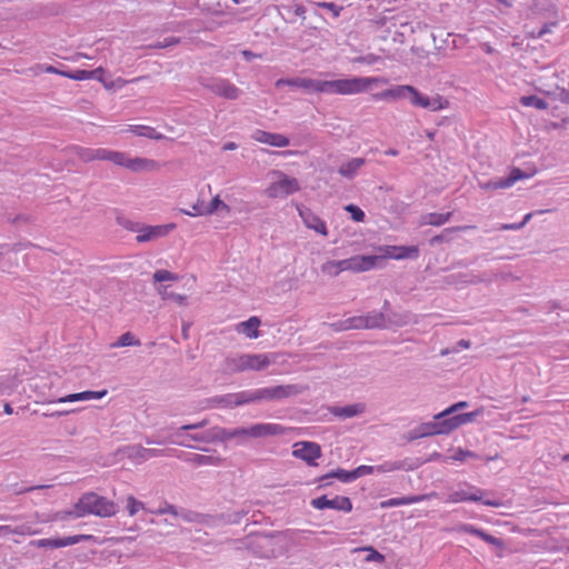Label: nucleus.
Wrapping results in <instances>:
<instances>
[{
	"label": "nucleus",
	"mask_w": 569,
	"mask_h": 569,
	"mask_svg": "<svg viewBox=\"0 0 569 569\" xmlns=\"http://www.w3.org/2000/svg\"><path fill=\"white\" fill-rule=\"evenodd\" d=\"M276 180L264 190L268 198H284L300 190L299 181L290 178L280 170L272 171Z\"/></svg>",
	"instance_id": "6"
},
{
	"label": "nucleus",
	"mask_w": 569,
	"mask_h": 569,
	"mask_svg": "<svg viewBox=\"0 0 569 569\" xmlns=\"http://www.w3.org/2000/svg\"><path fill=\"white\" fill-rule=\"evenodd\" d=\"M292 456L306 461L309 466H317L316 460L321 457V447L312 441L296 442Z\"/></svg>",
	"instance_id": "9"
},
{
	"label": "nucleus",
	"mask_w": 569,
	"mask_h": 569,
	"mask_svg": "<svg viewBox=\"0 0 569 569\" xmlns=\"http://www.w3.org/2000/svg\"><path fill=\"white\" fill-rule=\"evenodd\" d=\"M178 280V276L168 271V270H157L153 273V281L154 282H162V281H176Z\"/></svg>",
	"instance_id": "47"
},
{
	"label": "nucleus",
	"mask_w": 569,
	"mask_h": 569,
	"mask_svg": "<svg viewBox=\"0 0 569 569\" xmlns=\"http://www.w3.org/2000/svg\"><path fill=\"white\" fill-rule=\"evenodd\" d=\"M429 98L430 97L422 94L415 87L410 86V92H408V100L412 106L428 109V106H430Z\"/></svg>",
	"instance_id": "29"
},
{
	"label": "nucleus",
	"mask_w": 569,
	"mask_h": 569,
	"mask_svg": "<svg viewBox=\"0 0 569 569\" xmlns=\"http://www.w3.org/2000/svg\"><path fill=\"white\" fill-rule=\"evenodd\" d=\"M109 161L117 166L126 167L132 171L148 170L153 166V161L151 160L143 158L130 159L126 153L119 151H111Z\"/></svg>",
	"instance_id": "10"
},
{
	"label": "nucleus",
	"mask_w": 569,
	"mask_h": 569,
	"mask_svg": "<svg viewBox=\"0 0 569 569\" xmlns=\"http://www.w3.org/2000/svg\"><path fill=\"white\" fill-rule=\"evenodd\" d=\"M457 530L460 532L475 535V536L481 538L483 541L495 546L496 548L502 549L505 547V542L501 539L493 537V536L487 533L486 531H483L482 529L476 528L472 525H462Z\"/></svg>",
	"instance_id": "18"
},
{
	"label": "nucleus",
	"mask_w": 569,
	"mask_h": 569,
	"mask_svg": "<svg viewBox=\"0 0 569 569\" xmlns=\"http://www.w3.org/2000/svg\"><path fill=\"white\" fill-rule=\"evenodd\" d=\"M451 216H452V212H447V213L431 212V213L422 216V221L425 224L441 226L445 222H447Z\"/></svg>",
	"instance_id": "31"
},
{
	"label": "nucleus",
	"mask_w": 569,
	"mask_h": 569,
	"mask_svg": "<svg viewBox=\"0 0 569 569\" xmlns=\"http://www.w3.org/2000/svg\"><path fill=\"white\" fill-rule=\"evenodd\" d=\"M118 512V506L107 499L106 497H101L96 492H87L82 495V497L74 505L73 510L68 512V515H72L76 518L84 517L86 515H94L98 517H111Z\"/></svg>",
	"instance_id": "2"
},
{
	"label": "nucleus",
	"mask_w": 569,
	"mask_h": 569,
	"mask_svg": "<svg viewBox=\"0 0 569 569\" xmlns=\"http://www.w3.org/2000/svg\"><path fill=\"white\" fill-rule=\"evenodd\" d=\"M174 228H176L174 223H167V224H159V226L142 224L141 231L137 236L136 240L140 243L154 241L159 238L166 237Z\"/></svg>",
	"instance_id": "13"
},
{
	"label": "nucleus",
	"mask_w": 569,
	"mask_h": 569,
	"mask_svg": "<svg viewBox=\"0 0 569 569\" xmlns=\"http://www.w3.org/2000/svg\"><path fill=\"white\" fill-rule=\"evenodd\" d=\"M546 10L552 20L542 26L537 34L538 38H542L545 34L551 32V28L558 24V8L555 4L549 3Z\"/></svg>",
	"instance_id": "26"
},
{
	"label": "nucleus",
	"mask_w": 569,
	"mask_h": 569,
	"mask_svg": "<svg viewBox=\"0 0 569 569\" xmlns=\"http://www.w3.org/2000/svg\"><path fill=\"white\" fill-rule=\"evenodd\" d=\"M104 70L102 67H99L94 70L88 71V70H77V71H68V72H60V76H63L69 79L73 80H86L96 78V73H103Z\"/></svg>",
	"instance_id": "28"
},
{
	"label": "nucleus",
	"mask_w": 569,
	"mask_h": 569,
	"mask_svg": "<svg viewBox=\"0 0 569 569\" xmlns=\"http://www.w3.org/2000/svg\"><path fill=\"white\" fill-rule=\"evenodd\" d=\"M189 461L194 465H213L218 461V458L204 455H193V457L190 458Z\"/></svg>",
	"instance_id": "51"
},
{
	"label": "nucleus",
	"mask_w": 569,
	"mask_h": 569,
	"mask_svg": "<svg viewBox=\"0 0 569 569\" xmlns=\"http://www.w3.org/2000/svg\"><path fill=\"white\" fill-rule=\"evenodd\" d=\"M345 210L350 213L353 221L362 222L365 220V212L358 206L350 203L345 207Z\"/></svg>",
	"instance_id": "46"
},
{
	"label": "nucleus",
	"mask_w": 569,
	"mask_h": 569,
	"mask_svg": "<svg viewBox=\"0 0 569 569\" xmlns=\"http://www.w3.org/2000/svg\"><path fill=\"white\" fill-rule=\"evenodd\" d=\"M203 86L211 92L229 100H234L240 94V90L230 81L224 79H212L207 83H203Z\"/></svg>",
	"instance_id": "12"
},
{
	"label": "nucleus",
	"mask_w": 569,
	"mask_h": 569,
	"mask_svg": "<svg viewBox=\"0 0 569 569\" xmlns=\"http://www.w3.org/2000/svg\"><path fill=\"white\" fill-rule=\"evenodd\" d=\"M360 325L363 326V328L367 329H375V328H387V319L383 312H377L373 315H367L363 317V319H358Z\"/></svg>",
	"instance_id": "24"
},
{
	"label": "nucleus",
	"mask_w": 569,
	"mask_h": 569,
	"mask_svg": "<svg viewBox=\"0 0 569 569\" xmlns=\"http://www.w3.org/2000/svg\"><path fill=\"white\" fill-rule=\"evenodd\" d=\"M363 403L348 405L345 407H332L330 412L339 418L347 419L361 415L365 411Z\"/></svg>",
	"instance_id": "23"
},
{
	"label": "nucleus",
	"mask_w": 569,
	"mask_h": 569,
	"mask_svg": "<svg viewBox=\"0 0 569 569\" xmlns=\"http://www.w3.org/2000/svg\"><path fill=\"white\" fill-rule=\"evenodd\" d=\"M178 42H179L178 38L171 37V38H166L163 41H157V42L152 43L150 47L154 48V49H164L170 46L177 44Z\"/></svg>",
	"instance_id": "56"
},
{
	"label": "nucleus",
	"mask_w": 569,
	"mask_h": 569,
	"mask_svg": "<svg viewBox=\"0 0 569 569\" xmlns=\"http://www.w3.org/2000/svg\"><path fill=\"white\" fill-rule=\"evenodd\" d=\"M318 6L332 11L335 17H338L342 10L341 7H337L333 2H319Z\"/></svg>",
	"instance_id": "63"
},
{
	"label": "nucleus",
	"mask_w": 569,
	"mask_h": 569,
	"mask_svg": "<svg viewBox=\"0 0 569 569\" xmlns=\"http://www.w3.org/2000/svg\"><path fill=\"white\" fill-rule=\"evenodd\" d=\"M207 443L220 441L219 427H213L206 431Z\"/></svg>",
	"instance_id": "61"
},
{
	"label": "nucleus",
	"mask_w": 569,
	"mask_h": 569,
	"mask_svg": "<svg viewBox=\"0 0 569 569\" xmlns=\"http://www.w3.org/2000/svg\"><path fill=\"white\" fill-rule=\"evenodd\" d=\"M469 227H455V228H447L443 230V232L441 234H438V236H435L433 238H431L430 242L431 244H435V243H439L441 241L445 240L446 238V233H450V232H453V231H462V230H466L468 229Z\"/></svg>",
	"instance_id": "55"
},
{
	"label": "nucleus",
	"mask_w": 569,
	"mask_h": 569,
	"mask_svg": "<svg viewBox=\"0 0 569 569\" xmlns=\"http://www.w3.org/2000/svg\"><path fill=\"white\" fill-rule=\"evenodd\" d=\"M420 500H422V497H419V496L392 498V499H389L388 501H383L381 503V506L382 507H397V506H401V505H409V503L418 502Z\"/></svg>",
	"instance_id": "39"
},
{
	"label": "nucleus",
	"mask_w": 569,
	"mask_h": 569,
	"mask_svg": "<svg viewBox=\"0 0 569 569\" xmlns=\"http://www.w3.org/2000/svg\"><path fill=\"white\" fill-rule=\"evenodd\" d=\"M110 152H111V150H107V149H102V148L94 149V160H108L109 161Z\"/></svg>",
	"instance_id": "64"
},
{
	"label": "nucleus",
	"mask_w": 569,
	"mask_h": 569,
	"mask_svg": "<svg viewBox=\"0 0 569 569\" xmlns=\"http://www.w3.org/2000/svg\"><path fill=\"white\" fill-rule=\"evenodd\" d=\"M358 319H363V317L349 318L345 322L335 323V325H331V326L335 328V330H346V329H349V328H356V329L363 328V326L360 325Z\"/></svg>",
	"instance_id": "43"
},
{
	"label": "nucleus",
	"mask_w": 569,
	"mask_h": 569,
	"mask_svg": "<svg viewBox=\"0 0 569 569\" xmlns=\"http://www.w3.org/2000/svg\"><path fill=\"white\" fill-rule=\"evenodd\" d=\"M469 496L465 490L455 491L449 496V500L452 502L469 501Z\"/></svg>",
	"instance_id": "57"
},
{
	"label": "nucleus",
	"mask_w": 569,
	"mask_h": 569,
	"mask_svg": "<svg viewBox=\"0 0 569 569\" xmlns=\"http://www.w3.org/2000/svg\"><path fill=\"white\" fill-rule=\"evenodd\" d=\"M307 389V386L301 385H284L257 389L254 391H250L251 403L260 400H281L295 397L302 393Z\"/></svg>",
	"instance_id": "5"
},
{
	"label": "nucleus",
	"mask_w": 569,
	"mask_h": 569,
	"mask_svg": "<svg viewBox=\"0 0 569 569\" xmlns=\"http://www.w3.org/2000/svg\"><path fill=\"white\" fill-rule=\"evenodd\" d=\"M311 506L316 509L322 510L326 508L336 509L345 512L352 510V502L348 497L336 496L329 499L327 496H321L311 500Z\"/></svg>",
	"instance_id": "11"
},
{
	"label": "nucleus",
	"mask_w": 569,
	"mask_h": 569,
	"mask_svg": "<svg viewBox=\"0 0 569 569\" xmlns=\"http://www.w3.org/2000/svg\"><path fill=\"white\" fill-rule=\"evenodd\" d=\"M104 395H107V390L102 391H82L78 393H70L66 397L59 398L56 402L58 403H66V402H76V401H84V400H92V399H100Z\"/></svg>",
	"instance_id": "22"
},
{
	"label": "nucleus",
	"mask_w": 569,
	"mask_h": 569,
	"mask_svg": "<svg viewBox=\"0 0 569 569\" xmlns=\"http://www.w3.org/2000/svg\"><path fill=\"white\" fill-rule=\"evenodd\" d=\"M520 102L525 107H533L538 110H545L548 108L546 100L537 96H523L520 98Z\"/></svg>",
	"instance_id": "34"
},
{
	"label": "nucleus",
	"mask_w": 569,
	"mask_h": 569,
	"mask_svg": "<svg viewBox=\"0 0 569 569\" xmlns=\"http://www.w3.org/2000/svg\"><path fill=\"white\" fill-rule=\"evenodd\" d=\"M365 163V158H352L339 167L338 173L349 180L353 179Z\"/></svg>",
	"instance_id": "21"
},
{
	"label": "nucleus",
	"mask_w": 569,
	"mask_h": 569,
	"mask_svg": "<svg viewBox=\"0 0 569 569\" xmlns=\"http://www.w3.org/2000/svg\"><path fill=\"white\" fill-rule=\"evenodd\" d=\"M398 252L392 254L396 259H416L419 256V249L416 246L410 247H393Z\"/></svg>",
	"instance_id": "32"
},
{
	"label": "nucleus",
	"mask_w": 569,
	"mask_h": 569,
	"mask_svg": "<svg viewBox=\"0 0 569 569\" xmlns=\"http://www.w3.org/2000/svg\"><path fill=\"white\" fill-rule=\"evenodd\" d=\"M128 131L136 133L139 137H146L154 140H162L163 134L158 133L153 128L149 126H129Z\"/></svg>",
	"instance_id": "27"
},
{
	"label": "nucleus",
	"mask_w": 569,
	"mask_h": 569,
	"mask_svg": "<svg viewBox=\"0 0 569 569\" xmlns=\"http://www.w3.org/2000/svg\"><path fill=\"white\" fill-rule=\"evenodd\" d=\"M408 92H410L409 84H400L391 87L382 92L372 94L376 100H400L408 99Z\"/></svg>",
	"instance_id": "17"
},
{
	"label": "nucleus",
	"mask_w": 569,
	"mask_h": 569,
	"mask_svg": "<svg viewBox=\"0 0 569 569\" xmlns=\"http://www.w3.org/2000/svg\"><path fill=\"white\" fill-rule=\"evenodd\" d=\"M253 137L259 142L279 148L287 147L290 143L289 139L283 134L271 133L262 130H257Z\"/></svg>",
	"instance_id": "19"
},
{
	"label": "nucleus",
	"mask_w": 569,
	"mask_h": 569,
	"mask_svg": "<svg viewBox=\"0 0 569 569\" xmlns=\"http://www.w3.org/2000/svg\"><path fill=\"white\" fill-rule=\"evenodd\" d=\"M141 341L137 339L131 332H124L119 339L111 345L112 348L128 347V346H140Z\"/></svg>",
	"instance_id": "37"
},
{
	"label": "nucleus",
	"mask_w": 569,
	"mask_h": 569,
	"mask_svg": "<svg viewBox=\"0 0 569 569\" xmlns=\"http://www.w3.org/2000/svg\"><path fill=\"white\" fill-rule=\"evenodd\" d=\"M59 539H60V547L62 548V547L76 545L81 541L93 540V536L76 535V536H70V537H64V538H59Z\"/></svg>",
	"instance_id": "41"
},
{
	"label": "nucleus",
	"mask_w": 569,
	"mask_h": 569,
	"mask_svg": "<svg viewBox=\"0 0 569 569\" xmlns=\"http://www.w3.org/2000/svg\"><path fill=\"white\" fill-rule=\"evenodd\" d=\"M38 547H44V548H61L60 547V539H41L38 541Z\"/></svg>",
	"instance_id": "60"
},
{
	"label": "nucleus",
	"mask_w": 569,
	"mask_h": 569,
	"mask_svg": "<svg viewBox=\"0 0 569 569\" xmlns=\"http://www.w3.org/2000/svg\"><path fill=\"white\" fill-rule=\"evenodd\" d=\"M140 509H144L143 502L137 500L133 496H129L127 499V510L129 516H134Z\"/></svg>",
	"instance_id": "48"
},
{
	"label": "nucleus",
	"mask_w": 569,
	"mask_h": 569,
	"mask_svg": "<svg viewBox=\"0 0 569 569\" xmlns=\"http://www.w3.org/2000/svg\"><path fill=\"white\" fill-rule=\"evenodd\" d=\"M429 98L430 97L422 94L415 87L410 86V92H408V100L412 106L428 109V106H430Z\"/></svg>",
	"instance_id": "30"
},
{
	"label": "nucleus",
	"mask_w": 569,
	"mask_h": 569,
	"mask_svg": "<svg viewBox=\"0 0 569 569\" xmlns=\"http://www.w3.org/2000/svg\"><path fill=\"white\" fill-rule=\"evenodd\" d=\"M429 101L430 106H428V109L431 111H438L449 107V101L440 94L429 98Z\"/></svg>",
	"instance_id": "42"
},
{
	"label": "nucleus",
	"mask_w": 569,
	"mask_h": 569,
	"mask_svg": "<svg viewBox=\"0 0 569 569\" xmlns=\"http://www.w3.org/2000/svg\"><path fill=\"white\" fill-rule=\"evenodd\" d=\"M388 83L386 78H362L338 80H316V92H328L338 94H355L367 91L372 84Z\"/></svg>",
	"instance_id": "1"
},
{
	"label": "nucleus",
	"mask_w": 569,
	"mask_h": 569,
	"mask_svg": "<svg viewBox=\"0 0 569 569\" xmlns=\"http://www.w3.org/2000/svg\"><path fill=\"white\" fill-rule=\"evenodd\" d=\"M122 451L130 459H134V460H147L148 459L147 448H143L141 446L126 447Z\"/></svg>",
	"instance_id": "35"
},
{
	"label": "nucleus",
	"mask_w": 569,
	"mask_h": 569,
	"mask_svg": "<svg viewBox=\"0 0 569 569\" xmlns=\"http://www.w3.org/2000/svg\"><path fill=\"white\" fill-rule=\"evenodd\" d=\"M226 210L227 212L230 211V208L228 204H226L222 200H220L219 196H216L209 204H207L206 210L209 212V214L216 212L219 209Z\"/></svg>",
	"instance_id": "45"
},
{
	"label": "nucleus",
	"mask_w": 569,
	"mask_h": 569,
	"mask_svg": "<svg viewBox=\"0 0 569 569\" xmlns=\"http://www.w3.org/2000/svg\"><path fill=\"white\" fill-rule=\"evenodd\" d=\"M355 552H358V551H368L369 555L366 557V561L368 562H371V561H376V562H383L385 561V556L380 552H378L376 549H373L372 547H363V548H357L353 550Z\"/></svg>",
	"instance_id": "44"
},
{
	"label": "nucleus",
	"mask_w": 569,
	"mask_h": 569,
	"mask_svg": "<svg viewBox=\"0 0 569 569\" xmlns=\"http://www.w3.org/2000/svg\"><path fill=\"white\" fill-rule=\"evenodd\" d=\"M118 222L123 228H126L127 230H130L132 232H137L138 234L141 231L142 223H140V222H133V221H130V220H127V219H122V218H119Z\"/></svg>",
	"instance_id": "53"
},
{
	"label": "nucleus",
	"mask_w": 569,
	"mask_h": 569,
	"mask_svg": "<svg viewBox=\"0 0 569 569\" xmlns=\"http://www.w3.org/2000/svg\"><path fill=\"white\" fill-rule=\"evenodd\" d=\"M286 428L277 423H257L250 428H244V437L264 438L269 436H279L286 433Z\"/></svg>",
	"instance_id": "15"
},
{
	"label": "nucleus",
	"mask_w": 569,
	"mask_h": 569,
	"mask_svg": "<svg viewBox=\"0 0 569 569\" xmlns=\"http://www.w3.org/2000/svg\"><path fill=\"white\" fill-rule=\"evenodd\" d=\"M298 211L307 228L313 229L315 231L319 232L322 236H327V227L322 219L316 216L308 208H298Z\"/></svg>",
	"instance_id": "16"
},
{
	"label": "nucleus",
	"mask_w": 569,
	"mask_h": 569,
	"mask_svg": "<svg viewBox=\"0 0 569 569\" xmlns=\"http://www.w3.org/2000/svg\"><path fill=\"white\" fill-rule=\"evenodd\" d=\"M383 257L379 256H355L348 259L338 260L339 270L342 271H367L373 268L378 262H381Z\"/></svg>",
	"instance_id": "7"
},
{
	"label": "nucleus",
	"mask_w": 569,
	"mask_h": 569,
	"mask_svg": "<svg viewBox=\"0 0 569 569\" xmlns=\"http://www.w3.org/2000/svg\"><path fill=\"white\" fill-rule=\"evenodd\" d=\"M483 409H477L472 412L457 413L449 418L435 419L433 422L422 423L419 428V436L430 437L435 435H448L458 427L472 422L478 416L482 413Z\"/></svg>",
	"instance_id": "3"
},
{
	"label": "nucleus",
	"mask_w": 569,
	"mask_h": 569,
	"mask_svg": "<svg viewBox=\"0 0 569 569\" xmlns=\"http://www.w3.org/2000/svg\"><path fill=\"white\" fill-rule=\"evenodd\" d=\"M153 513H157V515H171L172 517L174 518H178V508L173 505H170L168 502L164 503L163 507H160L159 509H157L156 511H152Z\"/></svg>",
	"instance_id": "54"
},
{
	"label": "nucleus",
	"mask_w": 569,
	"mask_h": 569,
	"mask_svg": "<svg viewBox=\"0 0 569 569\" xmlns=\"http://www.w3.org/2000/svg\"><path fill=\"white\" fill-rule=\"evenodd\" d=\"M207 425H208V420L203 419V420H201L200 422H197V423L183 425L179 429V431H189V430L201 429V428L206 427Z\"/></svg>",
	"instance_id": "62"
},
{
	"label": "nucleus",
	"mask_w": 569,
	"mask_h": 569,
	"mask_svg": "<svg viewBox=\"0 0 569 569\" xmlns=\"http://www.w3.org/2000/svg\"><path fill=\"white\" fill-rule=\"evenodd\" d=\"M206 207L207 204H204L203 202H200L198 201L197 203H194L192 206V210L193 212L191 211H183L186 214H189V216H203V214H209V212L204 211L206 210Z\"/></svg>",
	"instance_id": "58"
},
{
	"label": "nucleus",
	"mask_w": 569,
	"mask_h": 569,
	"mask_svg": "<svg viewBox=\"0 0 569 569\" xmlns=\"http://www.w3.org/2000/svg\"><path fill=\"white\" fill-rule=\"evenodd\" d=\"M321 271L328 276L336 277L340 273L338 261L329 260L321 266Z\"/></svg>",
	"instance_id": "49"
},
{
	"label": "nucleus",
	"mask_w": 569,
	"mask_h": 569,
	"mask_svg": "<svg viewBox=\"0 0 569 569\" xmlns=\"http://www.w3.org/2000/svg\"><path fill=\"white\" fill-rule=\"evenodd\" d=\"M77 156L84 162L94 160V149L91 148H77Z\"/></svg>",
	"instance_id": "52"
},
{
	"label": "nucleus",
	"mask_w": 569,
	"mask_h": 569,
	"mask_svg": "<svg viewBox=\"0 0 569 569\" xmlns=\"http://www.w3.org/2000/svg\"><path fill=\"white\" fill-rule=\"evenodd\" d=\"M372 471H373V467H371V466H359L358 468L352 470L353 480H356L362 476L369 475Z\"/></svg>",
	"instance_id": "59"
},
{
	"label": "nucleus",
	"mask_w": 569,
	"mask_h": 569,
	"mask_svg": "<svg viewBox=\"0 0 569 569\" xmlns=\"http://www.w3.org/2000/svg\"><path fill=\"white\" fill-rule=\"evenodd\" d=\"M178 517L183 519L186 522H198L201 515L191 510L178 509Z\"/></svg>",
	"instance_id": "50"
},
{
	"label": "nucleus",
	"mask_w": 569,
	"mask_h": 569,
	"mask_svg": "<svg viewBox=\"0 0 569 569\" xmlns=\"http://www.w3.org/2000/svg\"><path fill=\"white\" fill-rule=\"evenodd\" d=\"M329 478H336L342 482H351V481H353V473H352V470L347 471V470L339 468L337 470H333V471L322 476L319 480L325 481Z\"/></svg>",
	"instance_id": "33"
},
{
	"label": "nucleus",
	"mask_w": 569,
	"mask_h": 569,
	"mask_svg": "<svg viewBox=\"0 0 569 569\" xmlns=\"http://www.w3.org/2000/svg\"><path fill=\"white\" fill-rule=\"evenodd\" d=\"M529 177L530 174L523 172L521 169L513 168L508 177L490 180L488 182H480L479 186L483 190L505 189L511 187L518 180Z\"/></svg>",
	"instance_id": "14"
},
{
	"label": "nucleus",
	"mask_w": 569,
	"mask_h": 569,
	"mask_svg": "<svg viewBox=\"0 0 569 569\" xmlns=\"http://www.w3.org/2000/svg\"><path fill=\"white\" fill-rule=\"evenodd\" d=\"M260 326V319L258 317H251L247 321L240 322L237 326L238 332L246 335L248 338H258Z\"/></svg>",
	"instance_id": "25"
},
{
	"label": "nucleus",
	"mask_w": 569,
	"mask_h": 569,
	"mask_svg": "<svg viewBox=\"0 0 569 569\" xmlns=\"http://www.w3.org/2000/svg\"><path fill=\"white\" fill-rule=\"evenodd\" d=\"M247 403H251L250 391H241L237 393L216 396L207 400L208 407L220 408H234Z\"/></svg>",
	"instance_id": "8"
},
{
	"label": "nucleus",
	"mask_w": 569,
	"mask_h": 569,
	"mask_svg": "<svg viewBox=\"0 0 569 569\" xmlns=\"http://www.w3.org/2000/svg\"><path fill=\"white\" fill-rule=\"evenodd\" d=\"M246 435L244 428L226 429L219 427L220 441H227L233 438H243Z\"/></svg>",
	"instance_id": "38"
},
{
	"label": "nucleus",
	"mask_w": 569,
	"mask_h": 569,
	"mask_svg": "<svg viewBox=\"0 0 569 569\" xmlns=\"http://www.w3.org/2000/svg\"><path fill=\"white\" fill-rule=\"evenodd\" d=\"M158 292H159V295L161 296V298H162L163 300L171 299V300H173L174 302H177L179 306H186L187 296H184V295H179V293L169 292V291L167 290V287H166V286H160V287H158Z\"/></svg>",
	"instance_id": "36"
},
{
	"label": "nucleus",
	"mask_w": 569,
	"mask_h": 569,
	"mask_svg": "<svg viewBox=\"0 0 569 569\" xmlns=\"http://www.w3.org/2000/svg\"><path fill=\"white\" fill-rule=\"evenodd\" d=\"M270 365L266 355H240L227 357L221 366L223 375H234L247 370L261 371Z\"/></svg>",
	"instance_id": "4"
},
{
	"label": "nucleus",
	"mask_w": 569,
	"mask_h": 569,
	"mask_svg": "<svg viewBox=\"0 0 569 569\" xmlns=\"http://www.w3.org/2000/svg\"><path fill=\"white\" fill-rule=\"evenodd\" d=\"M282 86H291L296 88H301L308 92H316V79L297 77L290 79H279L276 81L277 88H280Z\"/></svg>",
	"instance_id": "20"
},
{
	"label": "nucleus",
	"mask_w": 569,
	"mask_h": 569,
	"mask_svg": "<svg viewBox=\"0 0 569 569\" xmlns=\"http://www.w3.org/2000/svg\"><path fill=\"white\" fill-rule=\"evenodd\" d=\"M467 407H469V403L467 401H459V402L450 406L442 412L436 415L435 419H442V418H449V417L456 416L455 415L456 412H458L459 410L465 409Z\"/></svg>",
	"instance_id": "40"
}]
</instances>
